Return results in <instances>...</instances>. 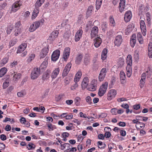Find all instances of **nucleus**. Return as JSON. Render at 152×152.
Listing matches in <instances>:
<instances>
[{
  "instance_id": "obj_1",
  "label": "nucleus",
  "mask_w": 152,
  "mask_h": 152,
  "mask_svg": "<svg viewBox=\"0 0 152 152\" xmlns=\"http://www.w3.org/2000/svg\"><path fill=\"white\" fill-rule=\"evenodd\" d=\"M108 83L105 82L101 86L98 92L99 95L100 96H103L105 93L107 89Z\"/></svg>"
},
{
  "instance_id": "obj_2",
  "label": "nucleus",
  "mask_w": 152,
  "mask_h": 152,
  "mask_svg": "<svg viewBox=\"0 0 152 152\" xmlns=\"http://www.w3.org/2000/svg\"><path fill=\"white\" fill-rule=\"evenodd\" d=\"M40 74V70L39 68H34L31 72V78L32 80L37 79L39 76Z\"/></svg>"
},
{
  "instance_id": "obj_3",
  "label": "nucleus",
  "mask_w": 152,
  "mask_h": 152,
  "mask_svg": "<svg viewBox=\"0 0 152 152\" xmlns=\"http://www.w3.org/2000/svg\"><path fill=\"white\" fill-rule=\"evenodd\" d=\"M51 72V70L48 69L42 74V79L43 81H47L49 80Z\"/></svg>"
},
{
  "instance_id": "obj_4",
  "label": "nucleus",
  "mask_w": 152,
  "mask_h": 152,
  "mask_svg": "<svg viewBox=\"0 0 152 152\" xmlns=\"http://www.w3.org/2000/svg\"><path fill=\"white\" fill-rule=\"evenodd\" d=\"M97 85V80H93L88 86L87 89L89 91H94L96 90Z\"/></svg>"
},
{
  "instance_id": "obj_5",
  "label": "nucleus",
  "mask_w": 152,
  "mask_h": 152,
  "mask_svg": "<svg viewBox=\"0 0 152 152\" xmlns=\"http://www.w3.org/2000/svg\"><path fill=\"white\" fill-rule=\"evenodd\" d=\"M39 27V24L38 22L34 21L32 23L28 28V31L32 32L35 31Z\"/></svg>"
},
{
  "instance_id": "obj_6",
  "label": "nucleus",
  "mask_w": 152,
  "mask_h": 152,
  "mask_svg": "<svg viewBox=\"0 0 152 152\" xmlns=\"http://www.w3.org/2000/svg\"><path fill=\"white\" fill-rule=\"evenodd\" d=\"M122 36L121 35H118L114 39V45L117 47L120 46L123 41Z\"/></svg>"
},
{
  "instance_id": "obj_7",
  "label": "nucleus",
  "mask_w": 152,
  "mask_h": 152,
  "mask_svg": "<svg viewBox=\"0 0 152 152\" xmlns=\"http://www.w3.org/2000/svg\"><path fill=\"white\" fill-rule=\"evenodd\" d=\"M107 72V69L105 68H103L101 70L99 76V80L100 81H102L103 80Z\"/></svg>"
},
{
  "instance_id": "obj_8",
  "label": "nucleus",
  "mask_w": 152,
  "mask_h": 152,
  "mask_svg": "<svg viewBox=\"0 0 152 152\" xmlns=\"http://www.w3.org/2000/svg\"><path fill=\"white\" fill-rule=\"evenodd\" d=\"M116 91L114 89L110 90L107 94V99L109 101H110L113 99L116 94Z\"/></svg>"
},
{
  "instance_id": "obj_9",
  "label": "nucleus",
  "mask_w": 152,
  "mask_h": 152,
  "mask_svg": "<svg viewBox=\"0 0 152 152\" xmlns=\"http://www.w3.org/2000/svg\"><path fill=\"white\" fill-rule=\"evenodd\" d=\"M71 66L72 64L70 62H69L67 64L62 73V76L63 77L66 76L68 74L70 70Z\"/></svg>"
},
{
  "instance_id": "obj_10",
  "label": "nucleus",
  "mask_w": 152,
  "mask_h": 152,
  "mask_svg": "<svg viewBox=\"0 0 152 152\" xmlns=\"http://www.w3.org/2000/svg\"><path fill=\"white\" fill-rule=\"evenodd\" d=\"M60 51L58 50H57L54 51L53 53L51 59L52 61H56L59 57L60 55Z\"/></svg>"
},
{
  "instance_id": "obj_11",
  "label": "nucleus",
  "mask_w": 152,
  "mask_h": 152,
  "mask_svg": "<svg viewBox=\"0 0 152 152\" xmlns=\"http://www.w3.org/2000/svg\"><path fill=\"white\" fill-rule=\"evenodd\" d=\"M22 5L20 1L15 2L12 5V7L11 9L12 11L14 12H16Z\"/></svg>"
},
{
  "instance_id": "obj_12",
  "label": "nucleus",
  "mask_w": 152,
  "mask_h": 152,
  "mask_svg": "<svg viewBox=\"0 0 152 152\" xmlns=\"http://www.w3.org/2000/svg\"><path fill=\"white\" fill-rule=\"evenodd\" d=\"M70 49L69 47L65 48L63 54V58L66 61L68 58L70 53Z\"/></svg>"
},
{
  "instance_id": "obj_13",
  "label": "nucleus",
  "mask_w": 152,
  "mask_h": 152,
  "mask_svg": "<svg viewBox=\"0 0 152 152\" xmlns=\"http://www.w3.org/2000/svg\"><path fill=\"white\" fill-rule=\"evenodd\" d=\"M99 32V29L96 26L93 27L91 30V38L92 39L97 36Z\"/></svg>"
},
{
  "instance_id": "obj_14",
  "label": "nucleus",
  "mask_w": 152,
  "mask_h": 152,
  "mask_svg": "<svg viewBox=\"0 0 152 152\" xmlns=\"http://www.w3.org/2000/svg\"><path fill=\"white\" fill-rule=\"evenodd\" d=\"M83 33V31L81 28H80L76 32L75 37V42H78L82 37Z\"/></svg>"
},
{
  "instance_id": "obj_15",
  "label": "nucleus",
  "mask_w": 152,
  "mask_h": 152,
  "mask_svg": "<svg viewBox=\"0 0 152 152\" xmlns=\"http://www.w3.org/2000/svg\"><path fill=\"white\" fill-rule=\"evenodd\" d=\"M140 25L142 33L144 36H145L146 34V29L145 23L144 20H140Z\"/></svg>"
},
{
  "instance_id": "obj_16",
  "label": "nucleus",
  "mask_w": 152,
  "mask_h": 152,
  "mask_svg": "<svg viewBox=\"0 0 152 152\" xmlns=\"http://www.w3.org/2000/svg\"><path fill=\"white\" fill-rule=\"evenodd\" d=\"M27 46V44L26 43H22L18 47L17 50V53H21L26 49Z\"/></svg>"
},
{
  "instance_id": "obj_17",
  "label": "nucleus",
  "mask_w": 152,
  "mask_h": 152,
  "mask_svg": "<svg viewBox=\"0 0 152 152\" xmlns=\"http://www.w3.org/2000/svg\"><path fill=\"white\" fill-rule=\"evenodd\" d=\"M59 32L57 30L53 31L50 34L48 39L51 41L54 40L58 36Z\"/></svg>"
},
{
  "instance_id": "obj_18",
  "label": "nucleus",
  "mask_w": 152,
  "mask_h": 152,
  "mask_svg": "<svg viewBox=\"0 0 152 152\" xmlns=\"http://www.w3.org/2000/svg\"><path fill=\"white\" fill-rule=\"evenodd\" d=\"M48 47V46L47 47H45L42 49V51L40 53V59L44 58L47 55L49 50Z\"/></svg>"
},
{
  "instance_id": "obj_19",
  "label": "nucleus",
  "mask_w": 152,
  "mask_h": 152,
  "mask_svg": "<svg viewBox=\"0 0 152 152\" xmlns=\"http://www.w3.org/2000/svg\"><path fill=\"white\" fill-rule=\"evenodd\" d=\"M132 17V13L130 11H127L124 16V20L126 22H129L131 19Z\"/></svg>"
},
{
  "instance_id": "obj_20",
  "label": "nucleus",
  "mask_w": 152,
  "mask_h": 152,
  "mask_svg": "<svg viewBox=\"0 0 152 152\" xmlns=\"http://www.w3.org/2000/svg\"><path fill=\"white\" fill-rule=\"evenodd\" d=\"M60 71V69L59 67L55 68L53 71L51 75V77L52 79H55L59 74Z\"/></svg>"
},
{
  "instance_id": "obj_21",
  "label": "nucleus",
  "mask_w": 152,
  "mask_h": 152,
  "mask_svg": "<svg viewBox=\"0 0 152 152\" xmlns=\"http://www.w3.org/2000/svg\"><path fill=\"white\" fill-rule=\"evenodd\" d=\"M117 147L115 144L110 143L108 145V152H116Z\"/></svg>"
},
{
  "instance_id": "obj_22",
  "label": "nucleus",
  "mask_w": 152,
  "mask_h": 152,
  "mask_svg": "<svg viewBox=\"0 0 152 152\" xmlns=\"http://www.w3.org/2000/svg\"><path fill=\"white\" fill-rule=\"evenodd\" d=\"M48 59L46 57L45 59V61L41 64L39 67V69L40 70H45L46 69L48 64Z\"/></svg>"
},
{
  "instance_id": "obj_23",
  "label": "nucleus",
  "mask_w": 152,
  "mask_h": 152,
  "mask_svg": "<svg viewBox=\"0 0 152 152\" xmlns=\"http://www.w3.org/2000/svg\"><path fill=\"white\" fill-rule=\"evenodd\" d=\"M126 63L127 64L126 67H132V56L130 55H128L126 58Z\"/></svg>"
},
{
  "instance_id": "obj_24",
  "label": "nucleus",
  "mask_w": 152,
  "mask_h": 152,
  "mask_svg": "<svg viewBox=\"0 0 152 152\" xmlns=\"http://www.w3.org/2000/svg\"><path fill=\"white\" fill-rule=\"evenodd\" d=\"M94 45L96 48L99 47L102 42V39L100 37L96 38L94 40Z\"/></svg>"
},
{
  "instance_id": "obj_25",
  "label": "nucleus",
  "mask_w": 152,
  "mask_h": 152,
  "mask_svg": "<svg viewBox=\"0 0 152 152\" xmlns=\"http://www.w3.org/2000/svg\"><path fill=\"white\" fill-rule=\"evenodd\" d=\"M89 83V79L88 77H85L83 79L82 83V88H85L88 86Z\"/></svg>"
},
{
  "instance_id": "obj_26",
  "label": "nucleus",
  "mask_w": 152,
  "mask_h": 152,
  "mask_svg": "<svg viewBox=\"0 0 152 152\" xmlns=\"http://www.w3.org/2000/svg\"><path fill=\"white\" fill-rule=\"evenodd\" d=\"M134 27V25L132 24H130L128 25L125 30L126 34L128 35L129 33L132 32Z\"/></svg>"
},
{
  "instance_id": "obj_27",
  "label": "nucleus",
  "mask_w": 152,
  "mask_h": 152,
  "mask_svg": "<svg viewBox=\"0 0 152 152\" xmlns=\"http://www.w3.org/2000/svg\"><path fill=\"white\" fill-rule=\"evenodd\" d=\"M82 75V72L80 71H78L76 74L74 79V81L75 83H77L79 80Z\"/></svg>"
},
{
  "instance_id": "obj_28",
  "label": "nucleus",
  "mask_w": 152,
  "mask_h": 152,
  "mask_svg": "<svg viewBox=\"0 0 152 152\" xmlns=\"http://www.w3.org/2000/svg\"><path fill=\"white\" fill-rule=\"evenodd\" d=\"M107 49L104 48L102 51L101 55V59L103 61L105 60L107 57Z\"/></svg>"
},
{
  "instance_id": "obj_29",
  "label": "nucleus",
  "mask_w": 152,
  "mask_h": 152,
  "mask_svg": "<svg viewBox=\"0 0 152 152\" xmlns=\"http://www.w3.org/2000/svg\"><path fill=\"white\" fill-rule=\"evenodd\" d=\"M94 7L92 6H90L88 7L86 13V17L87 18L91 15L92 12L94 10Z\"/></svg>"
},
{
  "instance_id": "obj_30",
  "label": "nucleus",
  "mask_w": 152,
  "mask_h": 152,
  "mask_svg": "<svg viewBox=\"0 0 152 152\" xmlns=\"http://www.w3.org/2000/svg\"><path fill=\"white\" fill-rule=\"evenodd\" d=\"M39 9L35 8L32 12L31 19L33 20L35 19L37 16L39 12Z\"/></svg>"
},
{
  "instance_id": "obj_31",
  "label": "nucleus",
  "mask_w": 152,
  "mask_h": 152,
  "mask_svg": "<svg viewBox=\"0 0 152 152\" xmlns=\"http://www.w3.org/2000/svg\"><path fill=\"white\" fill-rule=\"evenodd\" d=\"M45 1V0H37L35 4V8L39 9V7L41 6Z\"/></svg>"
},
{
  "instance_id": "obj_32",
  "label": "nucleus",
  "mask_w": 152,
  "mask_h": 152,
  "mask_svg": "<svg viewBox=\"0 0 152 152\" xmlns=\"http://www.w3.org/2000/svg\"><path fill=\"white\" fill-rule=\"evenodd\" d=\"M21 76V75L20 73L14 72L13 77V80L15 81H17L20 78Z\"/></svg>"
},
{
  "instance_id": "obj_33",
  "label": "nucleus",
  "mask_w": 152,
  "mask_h": 152,
  "mask_svg": "<svg viewBox=\"0 0 152 152\" xmlns=\"http://www.w3.org/2000/svg\"><path fill=\"white\" fill-rule=\"evenodd\" d=\"M148 56L150 58H152V43H149L148 48Z\"/></svg>"
},
{
  "instance_id": "obj_34",
  "label": "nucleus",
  "mask_w": 152,
  "mask_h": 152,
  "mask_svg": "<svg viewBox=\"0 0 152 152\" xmlns=\"http://www.w3.org/2000/svg\"><path fill=\"white\" fill-rule=\"evenodd\" d=\"M8 61L9 58L8 57L3 58L0 62V67L4 66L8 62Z\"/></svg>"
},
{
  "instance_id": "obj_35",
  "label": "nucleus",
  "mask_w": 152,
  "mask_h": 152,
  "mask_svg": "<svg viewBox=\"0 0 152 152\" xmlns=\"http://www.w3.org/2000/svg\"><path fill=\"white\" fill-rule=\"evenodd\" d=\"M145 18L148 25H150L151 22V14L149 12H148L146 13Z\"/></svg>"
},
{
  "instance_id": "obj_36",
  "label": "nucleus",
  "mask_w": 152,
  "mask_h": 152,
  "mask_svg": "<svg viewBox=\"0 0 152 152\" xmlns=\"http://www.w3.org/2000/svg\"><path fill=\"white\" fill-rule=\"evenodd\" d=\"M106 130H107L108 132L106 131L104 134V136L107 138H108L110 137L111 133L110 132H109L110 130H111V129L108 127H105L104 129V130L105 131Z\"/></svg>"
},
{
  "instance_id": "obj_37",
  "label": "nucleus",
  "mask_w": 152,
  "mask_h": 152,
  "mask_svg": "<svg viewBox=\"0 0 152 152\" xmlns=\"http://www.w3.org/2000/svg\"><path fill=\"white\" fill-rule=\"evenodd\" d=\"M7 71L6 68L4 67L0 69V77H1L4 75Z\"/></svg>"
},
{
  "instance_id": "obj_38",
  "label": "nucleus",
  "mask_w": 152,
  "mask_h": 152,
  "mask_svg": "<svg viewBox=\"0 0 152 152\" xmlns=\"http://www.w3.org/2000/svg\"><path fill=\"white\" fill-rule=\"evenodd\" d=\"M137 37L139 42L140 44H143V39L142 34L140 33H137Z\"/></svg>"
},
{
  "instance_id": "obj_39",
  "label": "nucleus",
  "mask_w": 152,
  "mask_h": 152,
  "mask_svg": "<svg viewBox=\"0 0 152 152\" xmlns=\"http://www.w3.org/2000/svg\"><path fill=\"white\" fill-rule=\"evenodd\" d=\"M102 2V0H96V7L97 10L100 8Z\"/></svg>"
},
{
  "instance_id": "obj_40",
  "label": "nucleus",
  "mask_w": 152,
  "mask_h": 152,
  "mask_svg": "<svg viewBox=\"0 0 152 152\" xmlns=\"http://www.w3.org/2000/svg\"><path fill=\"white\" fill-rule=\"evenodd\" d=\"M83 58V56L81 54H80L77 55L75 61L77 64H79Z\"/></svg>"
},
{
  "instance_id": "obj_41",
  "label": "nucleus",
  "mask_w": 152,
  "mask_h": 152,
  "mask_svg": "<svg viewBox=\"0 0 152 152\" xmlns=\"http://www.w3.org/2000/svg\"><path fill=\"white\" fill-rule=\"evenodd\" d=\"M110 19V25L114 27L115 25V22L114 20V18L113 16H110L109 17Z\"/></svg>"
},
{
  "instance_id": "obj_42",
  "label": "nucleus",
  "mask_w": 152,
  "mask_h": 152,
  "mask_svg": "<svg viewBox=\"0 0 152 152\" xmlns=\"http://www.w3.org/2000/svg\"><path fill=\"white\" fill-rule=\"evenodd\" d=\"M136 118L137 120H139L142 121H146L148 119V118L147 117L138 116H136Z\"/></svg>"
},
{
  "instance_id": "obj_43",
  "label": "nucleus",
  "mask_w": 152,
  "mask_h": 152,
  "mask_svg": "<svg viewBox=\"0 0 152 152\" xmlns=\"http://www.w3.org/2000/svg\"><path fill=\"white\" fill-rule=\"evenodd\" d=\"M47 125L48 128V130L50 131H53L54 129L56 128V126L52 125L51 124H47Z\"/></svg>"
},
{
  "instance_id": "obj_44",
  "label": "nucleus",
  "mask_w": 152,
  "mask_h": 152,
  "mask_svg": "<svg viewBox=\"0 0 152 152\" xmlns=\"http://www.w3.org/2000/svg\"><path fill=\"white\" fill-rule=\"evenodd\" d=\"M145 124L144 123L139 122L136 125L135 127L137 130H140V128L139 127L142 128L145 127Z\"/></svg>"
},
{
  "instance_id": "obj_45",
  "label": "nucleus",
  "mask_w": 152,
  "mask_h": 152,
  "mask_svg": "<svg viewBox=\"0 0 152 152\" xmlns=\"http://www.w3.org/2000/svg\"><path fill=\"white\" fill-rule=\"evenodd\" d=\"M126 70L127 76L128 77H130L132 75V67H126Z\"/></svg>"
},
{
  "instance_id": "obj_46",
  "label": "nucleus",
  "mask_w": 152,
  "mask_h": 152,
  "mask_svg": "<svg viewBox=\"0 0 152 152\" xmlns=\"http://www.w3.org/2000/svg\"><path fill=\"white\" fill-rule=\"evenodd\" d=\"M17 42V39L16 38L13 39H12L9 42V46L10 47H12Z\"/></svg>"
},
{
  "instance_id": "obj_47",
  "label": "nucleus",
  "mask_w": 152,
  "mask_h": 152,
  "mask_svg": "<svg viewBox=\"0 0 152 152\" xmlns=\"http://www.w3.org/2000/svg\"><path fill=\"white\" fill-rule=\"evenodd\" d=\"M81 99L79 97H76L75 99V105L78 106H80V104Z\"/></svg>"
},
{
  "instance_id": "obj_48",
  "label": "nucleus",
  "mask_w": 152,
  "mask_h": 152,
  "mask_svg": "<svg viewBox=\"0 0 152 152\" xmlns=\"http://www.w3.org/2000/svg\"><path fill=\"white\" fill-rule=\"evenodd\" d=\"M120 79L121 80H124L126 78V75L124 72L121 71L120 73Z\"/></svg>"
},
{
  "instance_id": "obj_49",
  "label": "nucleus",
  "mask_w": 152,
  "mask_h": 152,
  "mask_svg": "<svg viewBox=\"0 0 152 152\" xmlns=\"http://www.w3.org/2000/svg\"><path fill=\"white\" fill-rule=\"evenodd\" d=\"M65 96V95L64 94H59L58 96L56 97V100L58 102L62 99H63Z\"/></svg>"
},
{
  "instance_id": "obj_50",
  "label": "nucleus",
  "mask_w": 152,
  "mask_h": 152,
  "mask_svg": "<svg viewBox=\"0 0 152 152\" xmlns=\"http://www.w3.org/2000/svg\"><path fill=\"white\" fill-rule=\"evenodd\" d=\"M125 6H124L119 5L118 8L120 12L121 13L126 10V9L125 8Z\"/></svg>"
},
{
  "instance_id": "obj_51",
  "label": "nucleus",
  "mask_w": 152,
  "mask_h": 152,
  "mask_svg": "<svg viewBox=\"0 0 152 152\" xmlns=\"http://www.w3.org/2000/svg\"><path fill=\"white\" fill-rule=\"evenodd\" d=\"M35 56V54L34 53H32L30 54L29 58L28 59V61L29 62H31L34 59Z\"/></svg>"
},
{
  "instance_id": "obj_52",
  "label": "nucleus",
  "mask_w": 152,
  "mask_h": 152,
  "mask_svg": "<svg viewBox=\"0 0 152 152\" xmlns=\"http://www.w3.org/2000/svg\"><path fill=\"white\" fill-rule=\"evenodd\" d=\"M118 109L116 108L112 109L110 110V112L112 115H116L118 114Z\"/></svg>"
},
{
  "instance_id": "obj_53",
  "label": "nucleus",
  "mask_w": 152,
  "mask_h": 152,
  "mask_svg": "<svg viewBox=\"0 0 152 152\" xmlns=\"http://www.w3.org/2000/svg\"><path fill=\"white\" fill-rule=\"evenodd\" d=\"M18 62L17 61H14L12 63H10V67L11 68H12L13 67H15L18 64Z\"/></svg>"
},
{
  "instance_id": "obj_54",
  "label": "nucleus",
  "mask_w": 152,
  "mask_h": 152,
  "mask_svg": "<svg viewBox=\"0 0 152 152\" xmlns=\"http://www.w3.org/2000/svg\"><path fill=\"white\" fill-rule=\"evenodd\" d=\"M26 94L25 92L24 91H21L20 92H18L17 95L18 96L21 97L25 95Z\"/></svg>"
},
{
  "instance_id": "obj_55",
  "label": "nucleus",
  "mask_w": 152,
  "mask_h": 152,
  "mask_svg": "<svg viewBox=\"0 0 152 152\" xmlns=\"http://www.w3.org/2000/svg\"><path fill=\"white\" fill-rule=\"evenodd\" d=\"M15 35L17 36L21 33V29L20 28H16L15 30Z\"/></svg>"
},
{
  "instance_id": "obj_56",
  "label": "nucleus",
  "mask_w": 152,
  "mask_h": 152,
  "mask_svg": "<svg viewBox=\"0 0 152 152\" xmlns=\"http://www.w3.org/2000/svg\"><path fill=\"white\" fill-rule=\"evenodd\" d=\"M101 28L102 30L103 31H105L107 30V24L105 23H103L101 25Z\"/></svg>"
},
{
  "instance_id": "obj_57",
  "label": "nucleus",
  "mask_w": 152,
  "mask_h": 152,
  "mask_svg": "<svg viewBox=\"0 0 152 152\" xmlns=\"http://www.w3.org/2000/svg\"><path fill=\"white\" fill-rule=\"evenodd\" d=\"M72 122L75 124L77 125H79L81 124V121L78 119H74L72 120Z\"/></svg>"
},
{
  "instance_id": "obj_58",
  "label": "nucleus",
  "mask_w": 152,
  "mask_h": 152,
  "mask_svg": "<svg viewBox=\"0 0 152 152\" xmlns=\"http://www.w3.org/2000/svg\"><path fill=\"white\" fill-rule=\"evenodd\" d=\"M78 85L77 83H75L73 85H72L71 87V89L72 90H75L76 88L78 87Z\"/></svg>"
},
{
  "instance_id": "obj_59",
  "label": "nucleus",
  "mask_w": 152,
  "mask_h": 152,
  "mask_svg": "<svg viewBox=\"0 0 152 152\" xmlns=\"http://www.w3.org/2000/svg\"><path fill=\"white\" fill-rule=\"evenodd\" d=\"M134 58L135 60H137L139 59V54L137 50L134 51Z\"/></svg>"
},
{
  "instance_id": "obj_60",
  "label": "nucleus",
  "mask_w": 152,
  "mask_h": 152,
  "mask_svg": "<svg viewBox=\"0 0 152 152\" xmlns=\"http://www.w3.org/2000/svg\"><path fill=\"white\" fill-rule=\"evenodd\" d=\"M71 78L69 77H66L65 78L64 80V83L66 85L69 84Z\"/></svg>"
},
{
  "instance_id": "obj_61",
  "label": "nucleus",
  "mask_w": 152,
  "mask_h": 152,
  "mask_svg": "<svg viewBox=\"0 0 152 152\" xmlns=\"http://www.w3.org/2000/svg\"><path fill=\"white\" fill-rule=\"evenodd\" d=\"M73 116V115L72 113H70L66 115L65 118L67 120L70 119L72 118Z\"/></svg>"
},
{
  "instance_id": "obj_62",
  "label": "nucleus",
  "mask_w": 152,
  "mask_h": 152,
  "mask_svg": "<svg viewBox=\"0 0 152 152\" xmlns=\"http://www.w3.org/2000/svg\"><path fill=\"white\" fill-rule=\"evenodd\" d=\"M9 85V82H4L3 84V87L4 89L7 88Z\"/></svg>"
},
{
  "instance_id": "obj_63",
  "label": "nucleus",
  "mask_w": 152,
  "mask_h": 152,
  "mask_svg": "<svg viewBox=\"0 0 152 152\" xmlns=\"http://www.w3.org/2000/svg\"><path fill=\"white\" fill-rule=\"evenodd\" d=\"M86 100L89 104H91V98L90 96H87L86 98Z\"/></svg>"
},
{
  "instance_id": "obj_64",
  "label": "nucleus",
  "mask_w": 152,
  "mask_h": 152,
  "mask_svg": "<svg viewBox=\"0 0 152 152\" xmlns=\"http://www.w3.org/2000/svg\"><path fill=\"white\" fill-rule=\"evenodd\" d=\"M20 121L22 124H25L26 122V119L24 117H22L20 119Z\"/></svg>"
}]
</instances>
